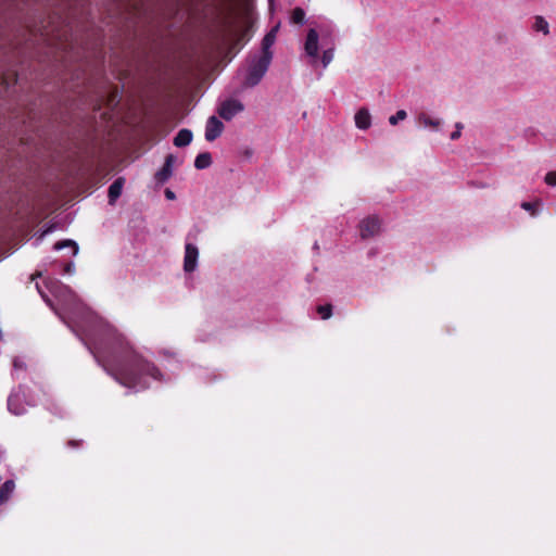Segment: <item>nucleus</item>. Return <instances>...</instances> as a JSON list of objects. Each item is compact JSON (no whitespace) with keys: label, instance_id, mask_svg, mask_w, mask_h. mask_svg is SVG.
Here are the masks:
<instances>
[{"label":"nucleus","instance_id":"1","mask_svg":"<svg viewBox=\"0 0 556 556\" xmlns=\"http://www.w3.org/2000/svg\"><path fill=\"white\" fill-rule=\"evenodd\" d=\"M110 349L109 375L130 391H141L151 380L159 379L155 366L135 353L124 337L106 324V350Z\"/></svg>","mask_w":556,"mask_h":556},{"label":"nucleus","instance_id":"2","mask_svg":"<svg viewBox=\"0 0 556 556\" xmlns=\"http://www.w3.org/2000/svg\"><path fill=\"white\" fill-rule=\"evenodd\" d=\"M78 326L83 340L100 366H104V327L101 317L91 308L81 307L78 316Z\"/></svg>","mask_w":556,"mask_h":556},{"label":"nucleus","instance_id":"3","mask_svg":"<svg viewBox=\"0 0 556 556\" xmlns=\"http://www.w3.org/2000/svg\"><path fill=\"white\" fill-rule=\"evenodd\" d=\"M271 62V56L269 54L267 55H260L252 60L244 78V85L249 87L256 86L263 76L266 74L269 65Z\"/></svg>","mask_w":556,"mask_h":556},{"label":"nucleus","instance_id":"4","mask_svg":"<svg viewBox=\"0 0 556 556\" xmlns=\"http://www.w3.org/2000/svg\"><path fill=\"white\" fill-rule=\"evenodd\" d=\"M319 34L315 28H309L304 42V52L309 58L312 65L317 63L318 59Z\"/></svg>","mask_w":556,"mask_h":556},{"label":"nucleus","instance_id":"5","mask_svg":"<svg viewBox=\"0 0 556 556\" xmlns=\"http://www.w3.org/2000/svg\"><path fill=\"white\" fill-rule=\"evenodd\" d=\"M243 111V104L238 100H226L220 103L218 114L222 118L230 121L238 113Z\"/></svg>","mask_w":556,"mask_h":556},{"label":"nucleus","instance_id":"6","mask_svg":"<svg viewBox=\"0 0 556 556\" xmlns=\"http://www.w3.org/2000/svg\"><path fill=\"white\" fill-rule=\"evenodd\" d=\"M380 220L372 216L362 220L359 225V232L363 239L374 237L380 232Z\"/></svg>","mask_w":556,"mask_h":556},{"label":"nucleus","instance_id":"7","mask_svg":"<svg viewBox=\"0 0 556 556\" xmlns=\"http://www.w3.org/2000/svg\"><path fill=\"white\" fill-rule=\"evenodd\" d=\"M199 257V250L192 243H187L185 247L184 269L187 273H192L197 268Z\"/></svg>","mask_w":556,"mask_h":556},{"label":"nucleus","instance_id":"8","mask_svg":"<svg viewBox=\"0 0 556 556\" xmlns=\"http://www.w3.org/2000/svg\"><path fill=\"white\" fill-rule=\"evenodd\" d=\"M223 130L224 124L216 116H211L205 125V139L214 141L222 135Z\"/></svg>","mask_w":556,"mask_h":556},{"label":"nucleus","instance_id":"9","mask_svg":"<svg viewBox=\"0 0 556 556\" xmlns=\"http://www.w3.org/2000/svg\"><path fill=\"white\" fill-rule=\"evenodd\" d=\"M174 162L175 156L173 154L166 156L163 167L154 176L157 184H164L172 177Z\"/></svg>","mask_w":556,"mask_h":556},{"label":"nucleus","instance_id":"10","mask_svg":"<svg viewBox=\"0 0 556 556\" xmlns=\"http://www.w3.org/2000/svg\"><path fill=\"white\" fill-rule=\"evenodd\" d=\"M278 25L275 26L270 31H268L265 37L263 38V41H262V49H263V54L262 55H267L269 54L271 58H273V52L270 51V48L273 47V45L275 43L276 41V35H277V31H278Z\"/></svg>","mask_w":556,"mask_h":556},{"label":"nucleus","instance_id":"11","mask_svg":"<svg viewBox=\"0 0 556 556\" xmlns=\"http://www.w3.org/2000/svg\"><path fill=\"white\" fill-rule=\"evenodd\" d=\"M125 184V178H117L109 188V202L114 204L121 197Z\"/></svg>","mask_w":556,"mask_h":556},{"label":"nucleus","instance_id":"12","mask_svg":"<svg viewBox=\"0 0 556 556\" xmlns=\"http://www.w3.org/2000/svg\"><path fill=\"white\" fill-rule=\"evenodd\" d=\"M371 116L366 109H361L355 114V125L359 129H367L370 127Z\"/></svg>","mask_w":556,"mask_h":556},{"label":"nucleus","instance_id":"13","mask_svg":"<svg viewBox=\"0 0 556 556\" xmlns=\"http://www.w3.org/2000/svg\"><path fill=\"white\" fill-rule=\"evenodd\" d=\"M192 138V131L187 128H182L174 138V144L178 148L187 147L191 143Z\"/></svg>","mask_w":556,"mask_h":556},{"label":"nucleus","instance_id":"14","mask_svg":"<svg viewBox=\"0 0 556 556\" xmlns=\"http://www.w3.org/2000/svg\"><path fill=\"white\" fill-rule=\"evenodd\" d=\"M0 83L5 88H10L11 86L17 83V73L14 70H8L0 77Z\"/></svg>","mask_w":556,"mask_h":556},{"label":"nucleus","instance_id":"15","mask_svg":"<svg viewBox=\"0 0 556 556\" xmlns=\"http://www.w3.org/2000/svg\"><path fill=\"white\" fill-rule=\"evenodd\" d=\"M212 164V156L208 152H203L197 155L194 160V167L197 169H204L210 167Z\"/></svg>","mask_w":556,"mask_h":556},{"label":"nucleus","instance_id":"16","mask_svg":"<svg viewBox=\"0 0 556 556\" xmlns=\"http://www.w3.org/2000/svg\"><path fill=\"white\" fill-rule=\"evenodd\" d=\"M13 490H14V482L11 480L5 481L0 486V505L8 501L11 493L13 492Z\"/></svg>","mask_w":556,"mask_h":556},{"label":"nucleus","instance_id":"17","mask_svg":"<svg viewBox=\"0 0 556 556\" xmlns=\"http://www.w3.org/2000/svg\"><path fill=\"white\" fill-rule=\"evenodd\" d=\"M64 248H72V254L75 255L77 254L78 252V245L75 241L73 240H62V241H58L53 249L54 250H62Z\"/></svg>","mask_w":556,"mask_h":556},{"label":"nucleus","instance_id":"18","mask_svg":"<svg viewBox=\"0 0 556 556\" xmlns=\"http://www.w3.org/2000/svg\"><path fill=\"white\" fill-rule=\"evenodd\" d=\"M291 23L303 25L305 23V12L301 8H295L291 14Z\"/></svg>","mask_w":556,"mask_h":556},{"label":"nucleus","instance_id":"19","mask_svg":"<svg viewBox=\"0 0 556 556\" xmlns=\"http://www.w3.org/2000/svg\"><path fill=\"white\" fill-rule=\"evenodd\" d=\"M334 56V48L333 46L324 50L321 55L323 67L326 68L333 60Z\"/></svg>","mask_w":556,"mask_h":556},{"label":"nucleus","instance_id":"20","mask_svg":"<svg viewBox=\"0 0 556 556\" xmlns=\"http://www.w3.org/2000/svg\"><path fill=\"white\" fill-rule=\"evenodd\" d=\"M534 29L536 31H542L544 35H547L549 33L547 21L542 16H538L535 18Z\"/></svg>","mask_w":556,"mask_h":556},{"label":"nucleus","instance_id":"21","mask_svg":"<svg viewBox=\"0 0 556 556\" xmlns=\"http://www.w3.org/2000/svg\"><path fill=\"white\" fill-rule=\"evenodd\" d=\"M419 121L426 126V127H433L437 128L440 125L439 119H431L429 116L422 114L419 116Z\"/></svg>","mask_w":556,"mask_h":556},{"label":"nucleus","instance_id":"22","mask_svg":"<svg viewBox=\"0 0 556 556\" xmlns=\"http://www.w3.org/2000/svg\"><path fill=\"white\" fill-rule=\"evenodd\" d=\"M317 312L323 319H328L332 314V307L329 304L320 305L317 307Z\"/></svg>","mask_w":556,"mask_h":556},{"label":"nucleus","instance_id":"23","mask_svg":"<svg viewBox=\"0 0 556 556\" xmlns=\"http://www.w3.org/2000/svg\"><path fill=\"white\" fill-rule=\"evenodd\" d=\"M407 116L406 112L404 110H399L394 115L390 116L389 123L391 125H396L399 121L405 119Z\"/></svg>","mask_w":556,"mask_h":556},{"label":"nucleus","instance_id":"24","mask_svg":"<svg viewBox=\"0 0 556 556\" xmlns=\"http://www.w3.org/2000/svg\"><path fill=\"white\" fill-rule=\"evenodd\" d=\"M545 182L549 186H556V172H549L545 176Z\"/></svg>","mask_w":556,"mask_h":556},{"label":"nucleus","instance_id":"25","mask_svg":"<svg viewBox=\"0 0 556 556\" xmlns=\"http://www.w3.org/2000/svg\"><path fill=\"white\" fill-rule=\"evenodd\" d=\"M455 127H456L455 131H453L451 134V139L452 140H456V139H458L460 137L463 125L460 123H456Z\"/></svg>","mask_w":556,"mask_h":556},{"label":"nucleus","instance_id":"26","mask_svg":"<svg viewBox=\"0 0 556 556\" xmlns=\"http://www.w3.org/2000/svg\"><path fill=\"white\" fill-rule=\"evenodd\" d=\"M521 207L528 212H531L534 215V204L531 202L521 203Z\"/></svg>","mask_w":556,"mask_h":556},{"label":"nucleus","instance_id":"27","mask_svg":"<svg viewBox=\"0 0 556 556\" xmlns=\"http://www.w3.org/2000/svg\"><path fill=\"white\" fill-rule=\"evenodd\" d=\"M165 197L168 199V200H174L175 199V193L169 190V189H166L165 191Z\"/></svg>","mask_w":556,"mask_h":556},{"label":"nucleus","instance_id":"28","mask_svg":"<svg viewBox=\"0 0 556 556\" xmlns=\"http://www.w3.org/2000/svg\"><path fill=\"white\" fill-rule=\"evenodd\" d=\"M72 266H73V265H72L71 263L66 264V266H65V271L70 273V271H71V269H72Z\"/></svg>","mask_w":556,"mask_h":556},{"label":"nucleus","instance_id":"29","mask_svg":"<svg viewBox=\"0 0 556 556\" xmlns=\"http://www.w3.org/2000/svg\"><path fill=\"white\" fill-rule=\"evenodd\" d=\"M68 445H71V446H77V445H78V442H76V441H70V442H68Z\"/></svg>","mask_w":556,"mask_h":556},{"label":"nucleus","instance_id":"30","mask_svg":"<svg viewBox=\"0 0 556 556\" xmlns=\"http://www.w3.org/2000/svg\"><path fill=\"white\" fill-rule=\"evenodd\" d=\"M39 276H41V273H36V274H34V275L31 276V279L34 280L36 277H39Z\"/></svg>","mask_w":556,"mask_h":556},{"label":"nucleus","instance_id":"31","mask_svg":"<svg viewBox=\"0 0 556 556\" xmlns=\"http://www.w3.org/2000/svg\"><path fill=\"white\" fill-rule=\"evenodd\" d=\"M8 406H9V409H11V406H12V399L11 397L8 401Z\"/></svg>","mask_w":556,"mask_h":556},{"label":"nucleus","instance_id":"32","mask_svg":"<svg viewBox=\"0 0 556 556\" xmlns=\"http://www.w3.org/2000/svg\"><path fill=\"white\" fill-rule=\"evenodd\" d=\"M105 366H106V369L110 367L109 358H105Z\"/></svg>","mask_w":556,"mask_h":556},{"label":"nucleus","instance_id":"33","mask_svg":"<svg viewBox=\"0 0 556 556\" xmlns=\"http://www.w3.org/2000/svg\"><path fill=\"white\" fill-rule=\"evenodd\" d=\"M105 366H106V369L110 367L109 358H105Z\"/></svg>","mask_w":556,"mask_h":556},{"label":"nucleus","instance_id":"34","mask_svg":"<svg viewBox=\"0 0 556 556\" xmlns=\"http://www.w3.org/2000/svg\"><path fill=\"white\" fill-rule=\"evenodd\" d=\"M105 366H106V369L110 367L109 358H105Z\"/></svg>","mask_w":556,"mask_h":556},{"label":"nucleus","instance_id":"35","mask_svg":"<svg viewBox=\"0 0 556 556\" xmlns=\"http://www.w3.org/2000/svg\"><path fill=\"white\" fill-rule=\"evenodd\" d=\"M14 366L15 367H21V364H17V361H14Z\"/></svg>","mask_w":556,"mask_h":556},{"label":"nucleus","instance_id":"36","mask_svg":"<svg viewBox=\"0 0 556 556\" xmlns=\"http://www.w3.org/2000/svg\"><path fill=\"white\" fill-rule=\"evenodd\" d=\"M14 366L15 367H21V364H17V361H14Z\"/></svg>","mask_w":556,"mask_h":556}]
</instances>
